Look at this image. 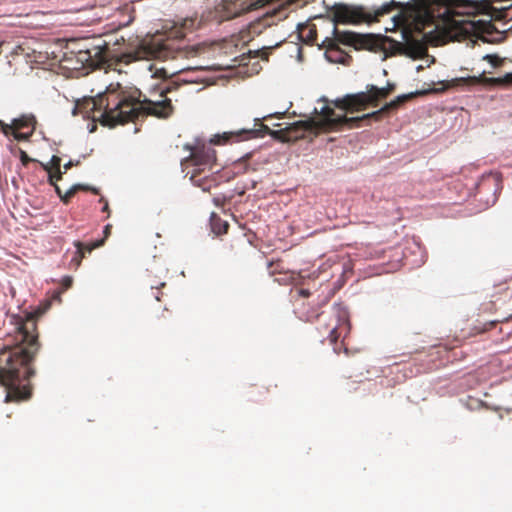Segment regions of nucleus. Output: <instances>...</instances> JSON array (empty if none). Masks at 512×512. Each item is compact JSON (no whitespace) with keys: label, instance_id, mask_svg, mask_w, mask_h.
<instances>
[{"label":"nucleus","instance_id":"f257e3e1","mask_svg":"<svg viewBox=\"0 0 512 512\" xmlns=\"http://www.w3.org/2000/svg\"><path fill=\"white\" fill-rule=\"evenodd\" d=\"M482 6L478 0H411L406 5L392 0L371 12L362 6L335 4L331 8L333 36L326 37L322 46L336 51L343 44L356 50L422 58L427 53L424 36L414 37L410 25L420 31L442 21L455 36L467 37L480 31L481 22L455 16L474 17Z\"/></svg>","mask_w":512,"mask_h":512},{"label":"nucleus","instance_id":"f03ea898","mask_svg":"<svg viewBox=\"0 0 512 512\" xmlns=\"http://www.w3.org/2000/svg\"><path fill=\"white\" fill-rule=\"evenodd\" d=\"M482 6L478 0H411L406 5L392 0L371 12L362 6L335 4L331 8L333 36L326 37L322 46L336 51L343 44L356 50L422 58L427 53L424 36L414 37L410 25L420 31L442 21L455 36L467 37L480 31L481 22L455 16L474 17Z\"/></svg>","mask_w":512,"mask_h":512},{"label":"nucleus","instance_id":"7ed1b4c3","mask_svg":"<svg viewBox=\"0 0 512 512\" xmlns=\"http://www.w3.org/2000/svg\"><path fill=\"white\" fill-rule=\"evenodd\" d=\"M180 88L178 84L167 85L160 93L162 100H140V91H123L118 86H111L105 92L96 97L83 98L77 101L73 114H81L83 117L92 118L103 126L115 127L128 122H134L140 117L153 115L159 118H167L173 113L172 94Z\"/></svg>","mask_w":512,"mask_h":512},{"label":"nucleus","instance_id":"20e7f679","mask_svg":"<svg viewBox=\"0 0 512 512\" xmlns=\"http://www.w3.org/2000/svg\"><path fill=\"white\" fill-rule=\"evenodd\" d=\"M18 334L20 343L13 348H5L0 353V385L7 390L6 403L31 398L32 386L29 379L35 375V370L29 364L35 359L41 347L34 320L29 318L22 323L18 328Z\"/></svg>","mask_w":512,"mask_h":512},{"label":"nucleus","instance_id":"39448f33","mask_svg":"<svg viewBox=\"0 0 512 512\" xmlns=\"http://www.w3.org/2000/svg\"><path fill=\"white\" fill-rule=\"evenodd\" d=\"M319 114L322 119H308L305 121H297L291 124L287 130L295 133V137H305L307 134L317 135L321 131H329L335 128L346 126L348 128L360 127V117L336 116L335 111L329 105L325 104Z\"/></svg>","mask_w":512,"mask_h":512},{"label":"nucleus","instance_id":"423d86ee","mask_svg":"<svg viewBox=\"0 0 512 512\" xmlns=\"http://www.w3.org/2000/svg\"><path fill=\"white\" fill-rule=\"evenodd\" d=\"M310 0H223L215 7V18L219 22L228 21L245 13L264 7L268 3L279 2L280 7L296 5L302 7Z\"/></svg>","mask_w":512,"mask_h":512},{"label":"nucleus","instance_id":"0eeeda50","mask_svg":"<svg viewBox=\"0 0 512 512\" xmlns=\"http://www.w3.org/2000/svg\"><path fill=\"white\" fill-rule=\"evenodd\" d=\"M394 85L388 84L387 87L378 88L375 85H368L366 92L348 94L343 98L333 101L335 107L345 110L349 113L365 110L369 105L376 107L380 100L385 99L393 91Z\"/></svg>","mask_w":512,"mask_h":512},{"label":"nucleus","instance_id":"6e6552de","mask_svg":"<svg viewBox=\"0 0 512 512\" xmlns=\"http://www.w3.org/2000/svg\"><path fill=\"white\" fill-rule=\"evenodd\" d=\"M210 143L207 144L203 141L197 140L194 144H186L184 148L190 152L189 156L181 160V166L183 170L192 168L191 170H197L202 172H211L216 166V151L212 148Z\"/></svg>","mask_w":512,"mask_h":512},{"label":"nucleus","instance_id":"1a4fd4ad","mask_svg":"<svg viewBox=\"0 0 512 512\" xmlns=\"http://www.w3.org/2000/svg\"><path fill=\"white\" fill-rule=\"evenodd\" d=\"M274 133L275 132L271 131L267 125L256 119L254 128L239 129L236 131H228L223 132L222 134H216L214 135L212 142L214 145L232 144Z\"/></svg>","mask_w":512,"mask_h":512},{"label":"nucleus","instance_id":"9d476101","mask_svg":"<svg viewBox=\"0 0 512 512\" xmlns=\"http://www.w3.org/2000/svg\"><path fill=\"white\" fill-rule=\"evenodd\" d=\"M331 314V321L325 324V331L328 333L330 343L334 344L342 335L349 332L350 323L348 311L341 304L333 305Z\"/></svg>","mask_w":512,"mask_h":512},{"label":"nucleus","instance_id":"9b49d317","mask_svg":"<svg viewBox=\"0 0 512 512\" xmlns=\"http://www.w3.org/2000/svg\"><path fill=\"white\" fill-rule=\"evenodd\" d=\"M37 125L36 117L33 114H22L14 118L8 130V136L12 135L17 141H29Z\"/></svg>","mask_w":512,"mask_h":512},{"label":"nucleus","instance_id":"f8f14e48","mask_svg":"<svg viewBox=\"0 0 512 512\" xmlns=\"http://www.w3.org/2000/svg\"><path fill=\"white\" fill-rule=\"evenodd\" d=\"M414 96L413 93L411 94H404L398 96L396 99L392 100L391 102L385 104L382 108H380L377 111H374L372 113L364 114L361 116V123L366 122L367 124H370L371 121H380L385 116H387L391 111L397 110L401 104H403L408 99L412 98Z\"/></svg>","mask_w":512,"mask_h":512},{"label":"nucleus","instance_id":"ddd939ff","mask_svg":"<svg viewBox=\"0 0 512 512\" xmlns=\"http://www.w3.org/2000/svg\"><path fill=\"white\" fill-rule=\"evenodd\" d=\"M156 47L152 55L159 59H175L179 57H187V52L184 47L177 45L174 46V41L166 39L155 44Z\"/></svg>","mask_w":512,"mask_h":512},{"label":"nucleus","instance_id":"4468645a","mask_svg":"<svg viewBox=\"0 0 512 512\" xmlns=\"http://www.w3.org/2000/svg\"><path fill=\"white\" fill-rule=\"evenodd\" d=\"M103 244L104 239L96 240L91 243L75 241L74 246L76 247V252L74 257L71 259V265L78 268L87 253H91L94 249L101 247Z\"/></svg>","mask_w":512,"mask_h":512},{"label":"nucleus","instance_id":"2eb2a0df","mask_svg":"<svg viewBox=\"0 0 512 512\" xmlns=\"http://www.w3.org/2000/svg\"><path fill=\"white\" fill-rule=\"evenodd\" d=\"M213 172H202L197 170L188 171L186 175H190L191 182L201 188L203 191H209L213 186L216 185V181L211 177Z\"/></svg>","mask_w":512,"mask_h":512},{"label":"nucleus","instance_id":"dca6fc26","mask_svg":"<svg viewBox=\"0 0 512 512\" xmlns=\"http://www.w3.org/2000/svg\"><path fill=\"white\" fill-rule=\"evenodd\" d=\"M464 80L472 84L483 83L488 85H512V73H507L505 76L497 78H488L482 74L479 77L473 76Z\"/></svg>","mask_w":512,"mask_h":512},{"label":"nucleus","instance_id":"f3484780","mask_svg":"<svg viewBox=\"0 0 512 512\" xmlns=\"http://www.w3.org/2000/svg\"><path fill=\"white\" fill-rule=\"evenodd\" d=\"M298 31L300 38L306 43L313 44L317 38L315 25L299 24Z\"/></svg>","mask_w":512,"mask_h":512},{"label":"nucleus","instance_id":"a211bd4d","mask_svg":"<svg viewBox=\"0 0 512 512\" xmlns=\"http://www.w3.org/2000/svg\"><path fill=\"white\" fill-rule=\"evenodd\" d=\"M211 230L216 235L227 233L229 224L227 221L222 220L216 213H212L210 217Z\"/></svg>","mask_w":512,"mask_h":512},{"label":"nucleus","instance_id":"6ab92c4d","mask_svg":"<svg viewBox=\"0 0 512 512\" xmlns=\"http://www.w3.org/2000/svg\"><path fill=\"white\" fill-rule=\"evenodd\" d=\"M140 51H131L126 53H121L117 56L116 62L117 63H123L125 65L130 64L138 59L141 58Z\"/></svg>","mask_w":512,"mask_h":512},{"label":"nucleus","instance_id":"aec40b11","mask_svg":"<svg viewBox=\"0 0 512 512\" xmlns=\"http://www.w3.org/2000/svg\"><path fill=\"white\" fill-rule=\"evenodd\" d=\"M509 317H505L503 319H496V320H491L489 322H485L483 324H479V325H475L473 330H475V334H479V333H483V332H486V331H489L491 330L493 327H495V325L497 323H501V322H504V321H508Z\"/></svg>","mask_w":512,"mask_h":512},{"label":"nucleus","instance_id":"412c9836","mask_svg":"<svg viewBox=\"0 0 512 512\" xmlns=\"http://www.w3.org/2000/svg\"><path fill=\"white\" fill-rule=\"evenodd\" d=\"M302 309L300 310V318L305 321H312L313 319L322 318L324 316L323 313H318L316 309L305 310V305H302Z\"/></svg>","mask_w":512,"mask_h":512},{"label":"nucleus","instance_id":"4be33fe9","mask_svg":"<svg viewBox=\"0 0 512 512\" xmlns=\"http://www.w3.org/2000/svg\"><path fill=\"white\" fill-rule=\"evenodd\" d=\"M72 283H73V279H72V277H70V276H65V277L62 279V282H61V284H62V288H61L60 290H57V291H55V292L53 293V295H52V299L60 301V296H61V294H62L65 290L69 289V288L72 286Z\"/></svg>","mask_w":512,"mask_h":512},{"label":"nucleus","instance_id":"5701e85b","mask_svg":"<svg viewBox=\"0 0 512 512\" xmlns=\"http://www.w3.org/2000/svg\"><path fill=\"white\" fill-rule=\"evenodd\" d=\"M42 166H43L44 170H46L49 173L48 181L51 185H55L57 181L62 179V172L60 170H57L54 173H52V170H51V167L49 166V164H43Z\"/></svg>","mask_w":512,"mask_h":512},{"label":"nucleus","instance_id":"b1692460","mask_svg":"<svg viewBox=\"0 0 512 512\" xmlns=\"http://www.w3.org/2000/svg\"><path fill=\"white\" fill-rule=\"evenodd\" d=\"M271 49H272V47H265L260 50H255V51H253V56L260 57L263 60L268 61V57H269V53H270ZM249 54H252V51H249Z\"/></svg>","mask_w":512,"mask_h":512},{"label":"nucleus","instance_id":"393cba45","mask_svg":"<svg viewBox=\"0 0 512 512\" xmlns=\"http://www.w3.org/2000/svg\"><path fill=\"white\" fill-rule=\"evenodd\" d=\"M80 186H72L70 189H68L63 196H61V200L67 204L71 200V198L76 194L77 191H79Z\"/></svg>","mask_w":512,"mask_h":512},{"label":"nucleus","instance_id":"a878e982","mask_svg":"<svg viewBox=\"0 0 512 512\" xmlns=\"http://www.w3.org/2000/svg\"><path fill=\"white\" fill-rule=\"evenodd\" d=\"M484 60H487L492 66L498 67L501 65L502 60L497 55H485Z\"/></svg>","mask_w":512,"mask_h":512},{"label":"nucleus","instance_id":"bb28decb","mask_svg":"<svg viewBox=\"0 0 512 512\" xmlns=\"http://www.w3.org/2000/svg\"><path fill=\"white\" fill-rule=\"evenodd\" d=\"M60 165H61V158L56 155H53L51 158V161H50V165H49L51 167V170L52 169H54L55 171L60 170Z\"/></svg>","mask_w":512,"mask_h":512},{"label":"nucleus","instance_id":"cd10ccee","mask_svg":"<svg viewBox=\"0 0 512 512\" xmlns=\"http://www.w3.org/2000/svg\"><path fill=\"white\" fill-rule=\"evenodd\" d=\"M75 186H80L79 190H82V191H91L95 195L100 194V190L95 187H90L88 185H83V184H76Z\"/></svg>","mask_w":512,"mask_h":512},{"label":"nucleus","instance_id":"c85d7f7f","mask_svg":"<svg viewBox=\"0 0 512 512\" xmlns=\"http://www.w3.org/2000/svg\"><path fill=\"white\" fill-rule=\"evenodd\" d=\"M20 160L23 165H27L32 159L27 155V153L23 150L20 151Z\"/></svg>","mask_w":512,"mask_h":512},{"label":"nucleus","instance_id":"c756f323","mask_svg":"<svg viewBox=\"0 0 512 512\" xmlns=\"http://www.w3.org/2000/svg\"><path fill=\"white\" fill-rule=\"evenodd\" d=\"M99 202L103 203L102 211L106 212L108 214V216H109L110 215V209H109L108 201L104 197H101L99 199Z\"/></svg>","mask_w":512,"mask_h":512},{"label":"nucleus","instance_id":"7c9ffc66","mask_svg":"<svg viewBox=\"0 0 512 512\" xmlns=\"http://www.w3.org/2000/svg\"><path fill=\"white\" fill-rule=\"evenodd\" d=\"M0 128L1 131L5 136H8V130L10 129V126L8 124L4 123L2 120H0Z\"/></svg>","mask_w":512,"mask_h":512},{"label":"nucleus","instance_id":"2f4dec72","mask_svg":"<svg viewBox=\"0 0 512 512\" xmlns=\"http://www.w3.org/2000/svg\"><path fill=\"white\" fill-rule=\"evenodd\" d=\"M149 284L151 286L152 289L156 288V289H159L160 287H164L165 286V282H156V281H150L149 280Z\"/></svg>","mask_w":512,"mask_h":512},{"label":"nucleus","instance_id":"473e14b6","mask_svg":"<svg viewBox=\"0 0 512 512\" xmlns=\"http://www.w3.org/2000/svg\"><path fill=\"white\" fill-rule=\"evenodd\" d=\"M111 228H112V225L111 224H107L105 227H104V240L107 239L111 233Z\"/></svg>","mask_w":512,"mask_h":512},{"label":"nucleus","instance_id":"72a5a7b5","mask_svg":"<svg viewBox=\"0 0 512 512\" xmlns=\"http://www.w3.org/2000/svg\"><path fill=\"white\" fill-rule=\"evenodd\" d=\"M298 293L303 298H308L311 295V293L308 289H300Z\"/></svg>","mask_w":512,"mask_h":512},{"label":"nucleus","instance_id":"f704fd0d","mask_svg":"<svg viewBox=\"0 0 512 512\" xmlns=\"http://www.w3.org/2000/svg\"><path fill=\"white\" fill-rule=\"evenodd\" d=\"M213 202L216 206H222L224 204V198L222 197H214Z\"/></svg>","mask_w":512,"mask_h":512},{"label":"nucleus","instance_id":"c9c22d12","mask_svg":"<svg viewBox=\"0 0 512 512\" xmlns=\"http://www.w3.org/2000/svg\"><path fill=\"white\" fill-rule=\"evenodd\" d=\"M184 37H185V32H184V31H182V30H178V31H176V33H175V38H177V39H182V38H184Z\"/></svg>","mask_w":512,"mask_h":512},{"label":"nucleus","instance_id":"e433bc0d","mask_svg":"<svg viewBox=\"0 0 512 512\" xmlns=\"http://www.w3.org/2000/svg\"><path fill=\"white\" fill-rule=\"evenodd\" d=\"M53 186L55 187V191H56L57 195L61 198V196H63L64 193H62V190L60 189V187L57 184H55Z\"/></svg>","mask_w":512,"mask_h":512},{"label":"nucleus","instance_id":"4c0bfd02","mask_svg":"<svg viewBox=\"0 0 512 512\" xmlns=\"http://www.w3.org/2000/svg\"><path fill=\"white\" fill-rule=\"evenodd\" d=\"M73 165H74V164H73V162H72V161H69L68 163L64 164V170H65V172H66L67 170H69Z\"/></svg>","mask_w":512,"mask_h":512},{"label":"nucleus","instance_id":"58836bf2","mask_svg":"<svg viewBox=\"0 0 512 512\" xmlns=\"http://www.w3.org/2000/svg\"><path fill=\"white\" fill-rule=\"evenodd\" d=\"M132 20H133V19L130 17V18H129V20H128L127 22H125V23H120V24L118 25V28H120V27H122V26H127L128 24H130V23L132 22Z\"/></svg>","mask_w":512,"mask_h":512},{"label":"nucleus","instance_id":"ea45409f","mask_svg":"<svg viewBox=\"0 0 512 512\" xmlns=\"http://www.w3.org/2000/svg\"><path fill=\"white\" fill-rule=\"evenodd\" d=\"M328 301H329V297H328V296H325V297L322 299L321 303H322V304H326Z\"/></svg>","mask_w":512,"mask_h":512},{"label":"nucleus","instance_id":"a19ab883","mask_svg":"<svg viewBox=\"0 0 512 512\" xmlns=\"http://www.w3.org/2000/svg\"><path fill=\"white\" fill-rule=\"evenodd\" d=\"M155 298H156V300H158V301L160 300L159 293H157V294L155 295Z\"/></svg>","mask_w":512,"mask_h":512}]
</instances>
